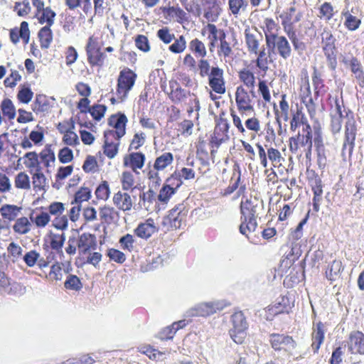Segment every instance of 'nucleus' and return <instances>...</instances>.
<instances>
[{
  "label": "nucleus",
  "mask_w": 364,
  "mask_h": 364,
  "mask_svg": "<svg viewBox=\"0 0 364 364\" xmlns=\"http://www.w3.org/2000/svg\"><path fill=\"white\" fill-rule=\"evenodd\" d=\"M335 106L336 112L335 115L344 117L346 119L345 122L344 140L341 149V156L345 159L346 150H348L349 156H351L353 152L358 132L357 124L353 111L348 109L345 111V116L343 115L342 105L337 97L335 99Z\"/></svg>",
  "instance_id": "1"
},
{
  "label": "nucleus",
  "mask_w": 364,
  "mask_h": 364,
  "mask_svg": "<svg viewBox=\"0 0 364 364\" xmlns=\"http://www.w3.org/2000/svg\"><path fill=\"white\" fill-rule=\"evenodd\" d=\"M258 203L256 200L252 198H246L242 200L240 204V232L248 237L249 235L254 232L257 228V218Z\"/></svg>",
  "instance_id": "2"
},
{
  "label": "nucleus",
  "mask_w": 364,
  "mask_h": 364,
  "mask_svg": "<svg viewBox=\"0 0 364 364\" xmlns=\"http://www.w3.org/2000/svg\"><path fill=\"white\" fill-rule=\"evenodd\" d=\"M164 93L167 95L170 101L175 105H182L186 103L187 99H190V107L188 109L189 113L193 110L198 111L200 108V101L197 95L191 91L187 90L181 87L179 82L173 78L168 81V87L163 89Z\"/></svg>",
  "instance_id": "3"
},
{
  "label": "nucleus",
  "mask_w": 364,
  "mask_h": 364,
  "mask_svg": "<svg viewBox=\"0 0 364 364\" xmlns=\"http://www.w3.org/2000/svg\"><path fill=\"white\" fill-rule=\"evenodd\" d=\"M231 136L232 132L228 119L225 117L224 113L219 114L218 117L215 119V127L209 139L210 154L213 157L222 144L230 141Z\"/></svg>",
  "instance_id": "4"
},
{
  "label": "nucleus",
  "mask_w": 364,
  "mask_h": 364,
  "mask_svg": "<svg viewBox=\"0 0 364 364\" xmlns=\"http://www.w3.org/2000/svg\"><path fill=\"white\" fill-rule=\"evenodd\" d=\"M312 137V130L306 132H299L289 139V151L297 157H301L304 154L306 158L310 160L313 145Z\"/></svg>",
  "instance_id": "5"
},
{
  "label": "nucleus",
  "mask_w": 364,
  "mask_h": 364,
  "mask_svg": "<svg viewBox=\"0 0 364 364\" xmlns=\"http://www.w3.org/2000/svg\"><path fill=\"white\" fill-rule=\"evenodd\" d=\"M102 43L100 38L93 34L89 36L85 45L87 60L91 68H102L106 60V54L102 51Z\"/></svg>",
  "instance_id": "6"
},
{
  "label": "nucleus",
  "mask_w": 364,
  "mask_h": 364,
  "mask_svg": "<svg viewBox=\"0 0 364 364\" xmlns=\"http://www.w3.org/2000/svg\"><path fill=\"white\" fill-rule=\"evenodd\" d=\"M188 213V208L184 202L176 204L164 218L163 225L166 228V230L180 229L186 225Z\"/></svg>",
  "instance_id": "7"
},
{
  "label": "nucleus",
  "mask_w": 364,
  "mask_h": 364,
  "mask_svg": "<svg viewBox=\"0 0 364 364\" xmlns=\"http://www.w3.org/2000/svg\"><path fill=\"white\" fill-rule=\"evenodd\" d=\"M137 75L130 68H124L118 75L115 95L119 101H124L134 87Z\"/></svg>",
  "instance_id": "8"
},
{
  "label": "nucleus",
  "mask_w": 364,
  "mask_h": 364,
  "mask_svg": "<svg viewBox=\"0 0 364 364\" xmlns=\"http://www.w3.org/2000/svg\"><path fill=\"white\" fill-rule=\"evenodd\" d=\"M255 146L257 150L259 164L263 168H267L269 161L274 168L282 166L284 159L279 149L272 146L268 147L267 145L263 146L259 142L256 143Z\"/></svg>",
  "instance_id": "9"
},
{
  "label": "nucleus",
  "mask_w": 364,
  "mask_h": 364,
  "mask_svg": "<svg viewBox=\"0 0 364 364\" xmlns=\"http://www.w3.org/2000/svg\"><path fill=\"white\" fill-rule=\"evenodd\" d=\"M256 97L255 90H247L243 85L237 86L235 92V98L239 113L243 114L253 112Z\"/></svg>",
  "instance_id": "10"
},
{
  "label": "nucleus",
  "mask_w": 364,
  "mask_h": 364,
  "mask_svg": "<svg viewBox=\"0 0 364 364\" xmlns=\"http://www.w3.org/2000/svg\"><path fill=\"white\" fill-rule=\"evenodd\" d=\"M269 342L272 348L276 352H282L291 356L297 343L294 338L288 334L272 333L269 336Z\"/></svg>",
  "instance_id": "11"
},
{
  "label": "nucleus",
  "mask_w": 364,
  "mask_h": 364,
  "mask_svg": "<svg viewBox=\"0 0 364 364\" xmlns=\"http://www.w3.org/2000/svg\"><path fill=\"white\" fill-rule=\"evenodd\" d=\"M336 39L330 31L321 33V46L328 68L334 71L338 65Z\"/></svg>",
  "instance_id": "12"
},
{
  "label": "nucleus",
  "mask_w": 364,
  "mask_h": 364,
  "mask_svg": "<svg viewBox=\"0 0 364 364\" xmlns=\"http://www.w3.org/2000/svg\"><path fill=\"white\" fill-rule=\"evenodd\" d=\"M294 306V300L288 296H281L264 309V316L267 321H272L275 316L289 314Z\"/></svg>",
  "instance_id": "13"
},
{
  "label": "nucleus",
  "mask_w": 364,
  "mask_h": 364,
  "mask_svg": "<svg viewBox=\"0 0 364 364\" xmlns=\"http://www.w3.org/2000/svg\"><path fill=\"white\" fill-rule=\"evenodd\" d=\"M128 119L124 113L118 112L111 114L107 119V125L109 129L104 132L105 134L122 139L126 134Z\"/></svg>",
  "instance_id": "14"
},
{
  "label": "nucleus",
  "mask_w": 364,
  "mask_h": 364,
  "mask_svg": "<svg viewBox=\"0 0 364 364\" xmlns=\"http://www.w3.org/2000/svg\"><path fill=\"white\" fill-rule=\"evenodd\" d=\"M56 127L63 134L62 141L64 144L73 147L80 144L78 136L75 132V124L73 118L59 122Z\"/></svg>",
  "instance_id": "15"
},
{
  "label": "nucleus",
  "mask_w": 364,
  "mask_h": 364,
  "mask_svg": "<svg viewBox=\"0 0 364 364\" xmlns=\"http://www.w3.org/2000/svg\"><path fill=\"white\" fill-rule=\"evenodd\" d=\"M208 77V85L211 90L219 95L226 91L223 70L218 66L212 67Z\"/></svg>",
  "instance_id": "16"
},
{
  "label": "nucleus",
  "mask_w": 364,
  "mask_h": 364,
  "mask_svg": "<svg viewBox=\"0 0 364 364\" xmlns=\"http://www.w3.org/2000/svg\"><path fill=\"white\" fill-rule=\"evenodd\" d=\"M201 35L207 36L208 40V48L210 51L214 49L221 38L226 37L225 31L223 29L218 28L214 23H208L207 25L201 29Z\"/></svg>",
  "instance_id": "17"
},
{
  "label": "nucleus",
  "mask_w": 364,
  "mask_h": 364,
  "mask_svg": "<svg viewBox=\"0 0 364 364\" xmlns=\"http://www.w3.org/2000/svg\"><path fill=\"white\" fill-rule=\"evenodd\" d=\"M267 46L284 60L289 58L292 54L291 45L284 36H278Z\"/></svg>",
  "instance_id": "18"
},
{
  "label": "nucleus",
  "mask_w": 364,
  "mask_h": 364,
  "mask_svg": "<svg viewBox=\"0 0 364 364\" xmlns=\"http://www.w3.org/2000/svg\"><path fill=\"white\" fill-rule=\"evenodd\" d=\"M326 331V324L322 321H319L313 323L312 332L311 334V348L314 354L318 353L321 345L323 343Z\"/></svg>",
  "instance_id": "19"
},
{
  "label": "nucleus",
  "mask_w": 364,
  "mask_h": 364,
  "mask_svg": "<svg viewBox=\"0 0 364 364\" xmlns=\"http://www.w3.org/2000/svg\"><path fill=\"white\" fill-rule=\"evenodd\" d=\"M348 350L353 355H364V333L360 331H353L347 341Z\"/></svg>",
  "instance_id": "20"
},
{
  "label": "nucleus",
  "mask_w": 364,
  "mask_h": 364,
  "mask_svg": "<svg viewBox=\"0 0 364 364\" xmlns=\"http://www.w3.org/2000/svg\"><path fill=\"white\" fill-rule=\"evenodd\" d=\"M112 203L118 210L129 212L133 208L134 200L127 191L121 190L114 193Z\"/></svg>",
  "instance_id": "21"
},
{
  "label": "nucleus",
  "mask_w": 364,
  "mask_h": 364,
  "mask_svg": "<svg viewBox=\"0 0 364 364\" xmlns=\"http://www.w3.org/2000/svg\"><path fill=\"white\" fill-rule=\"evenodd\" d=\"M145 161L146 156L144 154L141 152H132L124 156L123 166L131 168L133 172L139 175V170L143 168Z\"/></svg>",
  "instance_id": "22"
},
{
  "label": "nucleus",
  "mask_w": 364,
  "mask_h": 364,
  "mask_svg": "<svg viewBox=\"0 0 364 364\" xmlns=\"http://www.w3.org/2000/svg\"><path fill=\"white\" fill-rule=\"evenodd\" d=\"M78 252L80 255H85L90 253L91 251H94L97 249V242L95 235L84 232L78 237Z\"/></svg>",
  "instance_id": "23"
},
{
  "label": "nucleus",
  "mask_w": 364,
  "mask_h": 364,
  "mask_svg": "<svg viewBox=\"0 0 364 364\" xmlns=\"http://www.w3.org/2000/svg\"><path fill=\"white\" fill-rule=\"evenodd\" d=\"M9 38L14 45H16L20 39L22 40L24 45L28 44L30 40L28 23L27 21H22L20 27L11 28L9 30Z\"/></svg>",
  "instance_id": "24"
},
{
  "label": "nucleus",
  "mask_w": 364,
  "mask_h": 364,
  "mask_svg": "<svg viewBox=\"0 0 364 364\" xmlns=\"http://www.w3.org/2000/svg\"><path fill=\"white\" fill-rule=\"evenodd\" d=\"M263 40V36L261 33L258 32L257 28L252 31L250 28L245 30V41L247 50L250 53H258L259 46Z\"/></svg>",
  "instance_id": "25"
},
{
  "label": "nucleus",
  "mask_w": 364,
  "mask_h": 364,
  "mask_svg": "<svg viewBox=\"0 0 364 364\" xmlns=\"http://www.w3.org/2000/svg\"><path fill=\"white\" fill-rule=\"evenodd\" d=\"M205 5L207 7L204 10V18L208 23L217 22L223 12L220 1L219 0H205Z\"/></svg>",
  "instance_id": "26"
},
{
  "label": "nucleus",
  "mask_w": 364,
  "mask_h": 364,
  "mask_svg": "<svg viewBox=\"0 0 364 364\" xmlns=\"http://www.w3.org/2000/svg\"><path fill=\"white\" fill-rule=\"evenodd\" d=\"M23 260L28 267H33L37 265L39 269H43L49 266L50 260L41 256V254L36 250H31L23 255Z\"/></svg>",
  "instance_id": "27"
},
{
  "label": "nucleus",
  "mask_w": 364,
  "mask_h": 364,
  "mask_svg": "<svg viewBox=\"0 0 364 364\" xmlns=\"http://www.w3.org/2000/svg\"><path fill=\"white\" fill-rule=\"evenodd\" d=\"M158 232L154 220L151 218L146 219L144 222L140 223L134 230V233L138 237L148 240L154 234Z\"/></svg>",
  "instance_id": "28"
},
{
  "label": "nucleus",
  "mask_w": 364,
  "mask_h": 364,
  "mask_svg": "<svg viewBox=\"0 0 364 364\" xmlns=\"http://www.w3.org/2000/svg\"><path fill=\"white\" fill-rule=\"evenodd\" d=\"M245 130L246 133L242 137L250 141L255 140L262 132V124L259 118L256 116L247 118L245 121Z\"/></svg>",
  "instance_id": "29"
},
{
  "label": "nucleus",
  "mask_w": 364,
  "mask_h": 364,
  "mask_svg": "<svg viewBox=\"0 0 364 364\" xmlns=\"http://www.w3.org/2000/svg\"><path fill=\"white\" fill-rule=\"evenodd\" d=\"M301 126L302 127V132L312 130L311 126L309 123L302 109H297L296 112L292 113L291 119H290V130L294 132Z\"/></svg>",
  "instance_id": "30"
},
{
  "label": "nucleus",
  "mask_w": 364,
  "mask_h": 364,
  "mask_svg": "<svg viewBox=\"0 0 364 364\" xmlns=\"http://www.w3.org/2000/svg\"><path fill=\"white\" fill-rule=\"evenodd\" d=\"M273 109L277 121L287 122L289 119L290 106L286 94L281 95L278 106L274 104Z\"/></svg>",
  "instance_id": "31"
},
{
  "label": "nucleus",
  "mask_w": 364,
  "mask_h": 364,
  "mask_svg": "<svg viewBox=\"0 0 364 364\" xmlns=\"http://www.w3.org/2000/svg\"><path fill=\"white\" fill-rule=\"evenodd\" d=\"M103 152L109 159L114 158L118 152L120 139L116 136L104 133Z\"/></svg>",
  "instance_id": "32"
},
{
  "label": "nucleus",
  "mask_w": 364,
  "mask_h": 364,
  "mask_svg": "<svg viewBox=\"0 0 364 364\" xmlns=\"http://www.w3.org/2000/svg\"><path fill=\"white\" fill-rule=\"evenodd\" d=\"M218 310H220V308L215 303H201L191 309V315L193 316L206 317L215 314Z\"/></svg>",
  "instance_id": "33"
},
{
  "label": "nucleus",
  "mask_w": 364,
  "mask_h": 364,
  "mask_svg": "<svg viewBox=\"0 0 364 364\" xmlns=\"http://www.w3.org/2000/svg\"><path fill=\"white\" fill-rule=\"evenodd\" d=\"M134 172L132 171H124L122 173L119 181L122 186V190L124 191L133 192L138 188L139 183H138Z\"/></svg>",
  "instance_id": "34"
},
{
  "label": "nucleus",
  "mask_w": 364,
  "mask_h": 364,
  "mask_svg": "<svg viewBox=\"0 0 364 364\" xmlns=\"http://www.w3.org/2000/svg\"><path fill=\"white\" fill-rule=\"evenodd\" d=\"M31 108L36 114H45L50 112L52 105L46 95L38 94L31 105Z\"/></svg>",
  "instance_id": "35"
},
{
  "label": "nucleus",
  "mask_w": 364,
  "mask_h": 364,
  "mask_svg": "<svg viewBox=\"0 0 364 364\" xmlns=\"http://www.w3.org/2000/svg\"><path fill=\"white\" fill-rule=\"evenodd\" d=\"M161 9L164 15L174 18L180 24L188 21V14L178 6L161 7Z\"/></svg>",
  "instance_id": "36"
},
{
  "label": "nucleus",
  "mask_w": 364,
  "mask_h": 364,
  "mask_svg": "<svg viewBox=\"0 0 364 364\" xmlns=\"http://www.w3.org/2000/svg\"><path fill=\"white\" fill-rule=\"evenodd\" d=\"M261 28L264 31L267 45H269L270 41L279 36L280 27L272 18H265Z\"/></svg>",
  "instance_id": "37"
},
{
  "label": "nucleus",
  "mask_w": 364,
  "mask_h": 364,
  "mask_svg": "<svg viewBox=\"0 0 364 364\" xmlns=\"http://www.w3.org/2000/svg\"><path fill=\"white\" fill-rule=\"evenodd\" d=\"M238 79L245 88L249 90H255L256 86V77L255 73L247 68L238 71Z\"/></svg>",
  "instance_id": "38"
},
{
  "label": "nucleus",
  "mask_w": 364,
  "mask_h": 364,
  "mask_svg": "<svg viewBox=\"0 0 364 364\" xmlns=\"http://www.w3.org/2000/svg\"><path fill=\"white\" fill-rule=\"evenodd\" d=\"M353 9L351 11L343 10L341 12V16L344 17L343 25L345 28L349 31H355L358 29L362 23L361 18H359L353 14Z\"/></svg>",
  "instance_id": "39"
},
{
  "label": "nucleus",
  "mask_w": 364,
  "mask_h": 364,
  "mask_svg": "<svg viewBox=\"0 0 364 364\" xmlns=\"http://www.w3.org/2000/svg\"><path fill=\"white\" fill-rule=\"evenodd\" d=\"M22 208L16 205L5 204L0 208L2 218L7 221H15L20 215Z\"/></svg>",
  "instance_id": "40"
},
{
  "label": "nucleus",
  "mask_w": 364,
  "mask_h": 364,
  "mask_svg": "<svg viewBox=\"0 0 364 364\" xmlns=\"http://www.w3.org/2000/svg\"><path fill=\"white\" fill-rule=\"evenodd\" d=\"M348 65L359 86L364 87V70L360 61L356 57H352Z\"/></svg>",
  "instance_id": "41"
},
{
  "label": "nucleus",
  "mask_w": 364,
  "mask_h": 364,
  "mask_svg": "<svg viewBox=\"0 0 364 364\" xmlns=\"http://www.w3.org/2000/svg\"><path fill=\"white\" fill-rule=\"evenodd\" d=\"M100 220L103 223L112 224L118 218L117 210L112 206L105 205L99 208Z\"/></svg>",
  "instance_id": "42"
},
{
  "label": "nucleus",
  "mask_w": 364,
  "mask_h": 364,
  "mask_svg": "<svg viewBox=\"0 0 364 364\" xmlns=\"http://www.w3.org/2000/svg\"><path fill=\"white\" fill-rule=\"evenodd\" d=\"M255 54L257 55V58L255 60L257 68L264 74H266L269 70V65L271 63L270 55L267 53L266 48L264 46H262L261 49L259 50L258 53Z\"/></svg>",
  "instance_id": "43"
},
{
  "label": "nucleus",
  "mask_w": 364,
  "mask_h": 364,
  "mask_svg": "<svg viewBox=\"0 0 364 364\" xmlns=\"http://www.w3.org/2000/svg\"><path fill=\"white\" fill-rule=\"evenodd\" d=\"M188 49L196 58H204L206 57L208 51L205 43L198 38H195L190 41L188 43Z\"/></svg>",
  "instance_id": "44"
},
{
  "label": "nucleus",
  "mask_w": 364,
  "mask_h": 364,
  "mask_svg": "<svg viewBox=\"0 0 364 364\" xmlns=\"http://www.w3.org/2000/svg\"><path fill=\"white\" fill-rule=\"evenodd\" d=\"M160 170L155 168V166H151L148 165L144 173L148 179L149 187L157 189L161 183V178L159 176V171Z\"/></svg>",
  "instance_id": "45"
},
{
  "label": "nucleus",
  "mask_w": 364,
  "mask_h": 364,
  "mask_svg": "<svg viewBox=\"0 0 364 364\" xmlns=\"http://www.w3.org/2000/svg\"><path fill=\"white\" fill-rule=\"evenodd\" d=\"M314 193L312 198L313 209L315 212L319 211L320 203L322 200L323 195V182L322 180L314 181L313 183L309 184Z\"/></svg>",
  "instance_id": "46"
},
{
  "label": "nucleus",
  "mask_w": 364,
  "mask_h": 364,
  "mask_svg": "<svg viewBox=\"0 0 364 364\" xmlns=\"http://www.w3.org/2000/svg\"><path fill=\"white\" fill-rule=\"evenodd\" d=\"M32 223L30 218L26 216L18 218L12 226L15 233L18 235H26L31 230Z\"/></svg>",
  "instance_id": "47"
},
{
  "label": "nucleus",
  "mask_w": 364,
  "mask_h": 364,
  "mask_svg": "<svg viewBox=\"0 0 364 364\" xmlns=\"http://www.w3.org/2000/svg\"><path fill=\"white\" fill-rule=\"evenodd\" d=\"M312 84L314 97L316 99L325 92L324 80L322 78L321 73L316 68H314L312 73Z\"/></svg>",
  "instance_id": "48"
},
{
  "label": "nucleus",
  "mask_w": 364,
  "mask_h": 364,
  "mask_svg": "<svg viewBox=\"0 0 364 364\" xmlns=\"http://www.w3.org/2000/svg\"><path fill=\"white\" fill-rule=\"evenodd\" d=\"M30 220L37 228L42 229L46 228L50 221L49 213L44 211L32 213L30 215Z\"/></svg>",
  "instance_id": "49"
},
{
  "label": "nucleus",
  "mask_w": 364,
  "mask_h": 364,
  "mask_svg": "<svg viewBox=\"0 0 364 364\" xmlns=\"http://www.w3.org/2000/svg\"><path fill=\"white\" fill-rule=\"evenodd\" d=\"M56 14L50 6H48L40 12L38 14H36L38 22L41 24L46 23L45 26H51L54 23V19Z\"/></svg>",
  "instance_id": "50"
},
{
  "label": "nucleus",
  "mask_w": 364,
  "mask_h": 364,
  "mask_svg": "<svg viewBox=\"0 0 364 364\" xmlns=\"http://www.w3.org/2000/svg\"><path fill=\"white\" fill-rule=\"evenodd\" d=\"M248 6L247 0H228V9L230 14L237 17L247 10Z\"/></svg>",
  "instance_id": "51"
},
{
  "label": "nucleus",
  "mask_w": 364,
  "mask_h": 364,
  "mask_svg": "<svg viewBox=\"0 0 364 364\" xmlns=\"http://www.w3.org/2000/svg\"><path fill=\"white\" fill-rule=\"evenodd\" d=\"M336 11L331 2H324L318 8V17L326 22L331 21L334 16Z\"/></svg>",
  "instance_id": "52"
},
{
  "label": "nucleus",
  "mask_w": 364,
  "mask_h": 364,
  "mask_svg": "<svg viewBox=\"0 0 364 364\" xmlns=\"http://www.w3.org/2000/svg\"><path fill=\"white\" fill-rule=\"evenodd\" d=\"M65 241V235L62 232L59 233H50L49 235V244L50 247L59 253L62 252V248Z\"/></svg>",
  "instance_id": "53"
},
{
  "label": "nucleus",
  "mask_w": 364,
  "mask_h": 364,
  "mask_svg": "<svg viewBox=\"0 0 364 364\" xmlns=\"http://www.w3.org/2000/svg\"><path fill=\"white\" fill-rule=\"evenodd\" d=\"M111 193L110 186L107 181H102L97 186L95 195L97 200L107 201Z\"/></svg>",
  "instance_id": "54"
},
{
  "label": "nucleus",
  "mask_w": 364,
  "mask_h": 364,
  "mask_svg": "<svg viewBox=\"0 0 364 364\" xmlns=\"http://www.w3.org/2000/svg\"><path fill=\"white\" fill-rule=\"evenodd\" d=\"M38 38L41 48H48L53 41V33L50 26H43L38 32Z\"/></svg>",
  "instance_id": "55"
},
{
  "label": "nucleus",
  "mask_w": 364,
  "mask_h": 364,
  "mask_svg": "<svg viewBox=\"0 0 364 364\" xmlns=\"http://www.w3.org/2000/svg\"><path fill=\"white\" fill-rule=\"evenodd\" d=\"M33 188L36 191H44L46 186V178L41 168H38L35 173H32Z\"/></svg>",
  "instance_id": "56"
},
{
  "label": "nucleus",
  "mask_w": 364,
  "mask_h": 364,
  "mask_svg": "<svg viewBox=\"0 0 364 364\" xmlns=\"http://www.w3.org/2000/svg\"><path fill=\"white\" fill-rule=\"evenodd\" d=\"M241 181V171L238 168L237 173H233L231 177L230 184L220 192L223 197L228 196L234 193L239 187Z\"/></svg>",
  "instance_id": "57"
},
{
  "label": "nucleus",
  "mask_w": 364,
  "mask_h": 364,
  "mask_svg": "<svg viewBox=\"0 0 364 364\" xmlns=\"http://www.w3.org/2000/svg\"><path fill=\"white\" fill-rule=\"evenodd\" d=\"M196 156L200 161V164L203 165V168H207L209 165L208 161L209 153L205 141H198L196 146Z\"/></svg>",
  "instance_id": "58"
},
{
  "label": "nucleus",
  "mask_w": 364,
  "mask_h": 364,
  "mask_svg": "<svg viewBox=\"0 0 364 364\" xmlns=\"http://www.w3.org/2000/svg\"><path fill=\"white\" fill-rule=\"evenodd\" d=\"M14 186L17 189L30 190L31 181L28 175L25 171L18 173L14 178Z\"/></svg>",
  "instance_id": "59"
},
{
  "label": "nucleus",
  "mask_w": 364,
  "mask_h": 364,
  "mask_svg": "<svg viewBox=\"0 0 364 364\" xmlns=\"http://www.w3.org/2000/svg\"><path fill=\"white\" fill-rule=\"evenodd\" d=\"M343 269L342 262L335 259L331 263L326 271V277L331 281H335Z\"/></svg>",
  "instance_id": "60"
},
{
  "label": "nucleus",
  "mask_w": 364,
  "mask_h": 364,
  "mask_svg": "<svg viewBox=\"0 0 364 364\" xmlns=\"http://www.w3.org/2000/svg\"><path fill=\"white\" fill-rule=\"evenodd\" d=\"M173 161V155L171 152H165L156 157L154 166L157 169L161 171L164 170L166 167L170 166Z\"/></svg>",
  "instance_id": "61"
},
{
  "label": "nucleus",
  "mask_w": 364,
  "mask_h": 364,
  "mask_svg": "<svg viewBox=\"0 0 364 364\" xmlns=\"http://www.w3.org/2000/svg\"><path fill=\"white\" fill-rule=\"evenodd\" d=\"M232 328L247 329L248 323L242 311H237L231 316Z\"/></svg>",
  "instance_id": "62"
},
{
  "label": "nucleus",
  "mask_w": 364,
  "mask_h": 364,
  "mask_svg": "<svg viewBox=\"0 0 364 364\" xmlns=\"http://www.w3.org/2000/svg\"><path fill=\"white\" fill-rule=\"evenodd\" d=\"M257 92L264 103L270 102L272 100L271 92L267 80L259 79L257 83Z\"/></svg>",
  "instance_id": "63"
},
{
  "label": "nucleus",
  "mask_w": 364,
  "mask_h": 364,
  "mask_svg": "<svg viewBox=\"0 0 364 364\" xmlns=\"http://www.w3.org/2000/svg\"><path fill=\"white\" fill-rule=\"evenodd\" d=\"M73 171V166L72 165L60 167L55 175V182L53 184V187L59 189L62 185L61 181L70 176Z\"/></svg>",
  "instance_id": "64"
}]
</instances>
